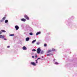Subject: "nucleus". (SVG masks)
Wrapping results in <instances>:
<instances>
[{
  "instance_id": "nucleus-1",
  "label": "nucleus",
  "mask_w": 77,
  "mask_h": 77,
  "mask_svg": "<svg viewBox=\"0 0 77 77\" xmlns=\"http://www.w3.org/2000/svg\"><path fill=\"white\" fill-rule=\"evenodd\" d=\"M41 48H38V49H37V53L38 54H39V53H40V52H41Z\"/></svg>"
},
{
  "instance_id": "nucleus-2",
  "label": "nucleus",
  "mask_w": 77,
  "mask_h": 77,
  "mask_svg": "<svg viewBox=\"0 0 77 77\" xmlns=\"http://www.w3.org/2000/svg\"><path fill=\"white\" fill-rule=\"evenodd\" d=\"M24 17L27 20H29V18L28 17V16L27 15H25L24 16Z\"/></svg>"
},
{
  "instance_id": "nucleus-3",
  "label": "nucleus",
  "mask_w": 77,
  "mask_h": 77,
  "mask_svg": "<svg viewBox=\"0 0 77 77\" xmlns=\"http://www.w3.org/2000/svg\"><path fill=\"white\" fill-rule=\"evenodd\" d=\"M31 65H32L33 66H36V63L33 62H31Z\"/></svg>"
},
{
  "instance_id": "nucleus-4",
  "label": "nucleus",
  "mask_w": 77,
  "mask_h": 77,
  "mask_svg": "<svg viewBox=\"0 0 77 77\" xmlns=\"http://www.w3.org/2000/svg\"><path fill=\"white\" fill-rule=\"evenodd\" d=\"M15 29H16V30H18L19 29V27H18V26L17 25V26H15Z\"/></svg>"
},
{
  "instance_id": "nucleus-5",
  "label": "nucleus",
  "mask_w": 77,
  "mask_h": 77,
  "mask_svg": "<svg viewBox=\"0 0 77 77\" xmlns=\"http://www.w3.org/2000/svg\"><path fill=\"white\" fill-rule=\"evenodd\" d=\"M5 37V36L4 35H0V38H2L3 39V38H4Z\"/></svg>"
},
{
  "instance_id": "nucleus-6",
  "label": "nucleus",
  "mask_w": 77,
  "mask_h": 77,
  "mask_svg": "<svg viewBox=\"0 0 77 77\" xmlns=\"http://www.w3.org/2000/svg\"><path fill=\"white\" fill-rule=\"evenodd\" d=\"M23 50H26L27 49V48H26V47L24 46L23 48Z\"/></svg>"
},
{
  "instance_id": "nucleus-7",
  "label": "nucleus",
  "mask_w": 77,
  "mask_h": 77,
  "mask_svg": "<svg viewBox=\"0 0 77 77\" xmlns=\"http://www.w3.org/2000/svg\"><path fill=\"white\" fill-rule=\"evenodd\" d=\"M21 20L22 21H24V22L26 21V20L24 18L22 19Z\"/></svg>"
},
{
  "instance_id": "nucleus-8",
  "label": "nucleus",
  "mask_w": 77,
  "mask_h": 77,
  "mask_svg": "<svg viewBox=\"0 0 77 77\" xmlns=\"http://www.w3.org/2000/svg\"><path fill=\"white\" fill-rule=\"evenodd\" d=\"M36 41V39L33 40L32 42V44H33L34 42H35Z\"/></svg>"
},
{
  "instance_id": "nucleus-9",
  "label": "nucleus",
  "mask_w": 77,
  "mask_h": 77,
  "mask_svg": "<svg viewBox=\"0 0 77 77\" xmlns=\"http://www.w3.org/2000/svg\"><path fill=\"white\" fill-rule=\"evenodd\" d=\"M29 39H30V38H29V37L26 38V41H29Z\"/></svg>"
},
{
  "instance_id": "nucleus-10",
  "label": "nucleus",
  "mask_w": 77,
  "mask_h": 77,
  "mask_svg": "<svg viewBox=\"0 0 77 77\" xmlns=\"http://www.w3.org/2000/svg\"><path fill=\"white\" fill-rule=\"evenodd\" d=\"M41 33V32H37L36 34V35H39Z\"/></svg>"
},
{
  "instance_id": "nucleus-11",
  "label": "nucleus",
  "mask_w": 77,
  "mask_h": 77,
  "mask_svg": "<svg viewBox=\"0 0 77 77\" xmlns=\"http://www.w3.org/2000/svg\"><path fill=\"white\" fill-rule=\"evenodd\" d=\"M41 54H43L44 53V51H42L40 52Z\"/></svg>"
},
{
  "instance_id": "nucleus-12",
  "label": "nucleus",
  "mask_w": 77,
  "mask_h": 77,
  "mask_svg": "<svg viewBox=\"0 0 77 77\" xmlns=\"http://www.w3.org/2000/svg\"><path fill=\"white\" fill-rule=\"evenodd\" d=\"M40 44V43L39 42H37L36 43V44H37V45H39Z\"/></svg>"
},
{
  "instance_id": "nucleus-13",
  "label": "nucleus",
  "mask_w": 77,
  "mask_h": 77,
  "mask_svg": "<svg viewBox=\"0 0 77 77\" xmlns=\"http://www.w3.org/2000/svg\"><path fill=\"white\" fill-rule=\"evenodd\" d=\"M8 22V20H6L5 21V23H7Z\"/></svg>"
},
{
  "instance_id": "nucleus-14",
  "label": "nucleus",
  "mask_w": 77,
  "mask_h": 77,
  "mask_svg": "<svg viewBox=\"0 0 77 77\" xmlns=\"http://www.w3.org/2000/svg\"><path fill=\"white\" fill-rule=\"evenodd\" d=\"M54 64L55 65H59V63H57V62H55V63Z\"/></svg>"
},
{
  "instance_id": "nucleus-15",
  "label": "nucleus",
  "mask_w": 77,
  "mask_h": 77,
  "mask_svg": "<svg viewBox=\"0 0 77 77\" xmlns=\"http://www.w3.org/2000/svg\"><path fill=\"white\" fill-rule=\"evenodd\" d=\"M52 51L51 50H49L48 51V53H50V52H51Z\"/></svg>"
},
{
  "instance_id": "nucleus-16",
  "label": "nucleus",
  "mask_w": 77,
  "mask_h": 77,
  "mask_svg": "<svg viewBox=\"0 0 77 77\" xmlns=\"http://www.w3.org/2000/svg\"><path fill=\"white\" fill-rule=\"evenodd\" d=\"M9 35L11 36H14V34H10Z\"/></svg>"
},
{
  "instance_id": "nucleus-17",
  "label": "nucleus",
  "mask_w": 77,
  "mask_h": 77,
  "mask_svg": "<svg viewBox=\"0 0 77 77\" xmlns=\"http://www.w3.org/2000/svg\"><path fill=\"white\" fill-rule=\"evenodd\" d=\"M35 57L36 58V57H38V56H37V54H35Z\"/></svg>"
},
{
  "instance_id": "nucleus-18",
  "label": "nucleus",
  "mask_w": 77,
  "mask_h": 77,
  "mask_svg": "<svg viewBox=\"0 0 77 77\" xmlns=\"http://www.w3.org/2000/svg\"><path fill=\"white\" fill-rule=\"evenodd\" d=\"M1 32H6V31L4 30H1Z\"/></svg>"
},
{
  "instance_id": "nucleus-19",
  "label": "nucleus",
  "mask_w": 77,
  "mask_h": 77,
  "mask_svg": "<svg viewBox=\"0 0 77 77\" xmlns=\"http://www.w3.org/2000/svg\"><path fill=\"white\" fill-rule=\"evenodd\" d=\"M5 19H6V17H4L3 19L2 20H5Z\"/></svg>"
},
{
  "instance_id": "nucleus-20",
  "label": "nucleus",
  "mask_w": 77,
  "mask_h": 77,
  "mask_svg": "<svg viewBox=\"0 0 77 77\" xmlns=\"http://www.w3.org/2000/svg\"><path fill=\"white\" fill-rule=\"evenodd\" d=\"M30 35H33V33L32 32H30L29 33Z\"/></svg>"
},
{
  "instance_id": "nucleus-21",
  "label": "nucleus",
  "mask_w": 77,
  "mask_h": 77,
  "mask_svg": "<svg viewBox=\"0 0 77 77\" xmlns=\"http://www.w3.org/2000/svg\"><path fill=\"white\" fill-rule=\"evenodd\" d=\"M52 51H55V49H52Z\"/></svg>"
},
{
  "instance_id": "nucleus-22",
  "label": "nucleus",
  "mask_w": 77,
  "mask_h": 77,
  "mask_svg": "<svg viewBox=\"0 0 77 77\" xmlns=\"http://www.w3.org/2000/svg\"><path fill=\"white\" fill-rule=\"evenodd\" d=\"M32 51H36V50L35 49H33L32 50Z\"/></svg>"
},
{
  "instance_id": "nucleus-23",
  "label": "nucleus",
  "mask_w": 77,
  "mask_h": 77,
  "mask_svg": "<svg viewBox=\"0 0 77 77\" xmlns=\"http://www.w3.org/2000/svg\"><path fill=\"white\" fill-rule=\"evenodd\" d=\"M50 55H51V54H48L47 55V56H50Z\"/></svg>"
},
{
  "instance_id": "nucleus-24",
  "label": "nucleus",
  "mask_w": 77,
  "mask_h": 77,
  "mask_svg": "<svg viewBox=\"0 0 77 77\" xmlns=\"http://www.w3.org/2000/svg\"><path fill=\"white\" fill-rule=\"evenodd\" d=\"M3 21H4V20H0L1 22H3Z\"/></svg>"
},
{
  "instance_id": "nucleus-25",
  "label": "nucleus",
  "mask_w": 77,
  "mask_h": 77,
  "mask_svg": "<svg viewBox=\"0 0 77 77\" xmlns=\"http://www.w3.org/2000/svg\"><path fill=\"white\" fill-rule=\"evenodd\" d=\"M44 47H47V44H45V45H44Z\"/></svg>"
},
{
  "instance_id": "nucleus-26",
  "label": "nucleus",
  "mask_w": 77,
  "mask_h": 77,
  "mask_svg": "<svg viewBox=\"0 0 77 77\" xmlns=\"http://www.w3.org/2000/svg\"><path fill=\"white\" fill-rule=\"evenodd\" d=\"M7 48H10V46H7Z\"/></svg>"
},
{
  "instance_id": "nucleus-27",
  "label": "nucleus",
  "mask_w": 77,
  "mask_h": 77,
  "mask_svg": "<svg viewBox=\"0 0 77 77\" xmlns=\"http://www.w3.org/2000/svg\"><path fill=\"white\" fill-rule=\"evenodd\" d=\"M35 62H36V63H38V60H35Z\"/></svg>"
},
{
  "instance_id": "nucleus-28",
  "label": "nucleus",
  "mask_w": 77,
  "mask_h": 77,
  "mask_svg": "<svg viewBox=\"0 0 77 77\" xmlns=\"http://www.w3.org/2000/svg\"><path fill=\"white\" fill-rule=\"evenodd\" d=\"M55 60H56V59H54L53 60L54 62H55Z\"/></svg>"
},
{
  "instance_id": "nucleus-29",
  "label": "nucleus",
  "mask_w": 77,
  "mask_h": 77,
  "mask_svg": "<svg viewBox=\"0 0 77 77\" xmlns=\"http://www.w3.org/2000/svg\"><path fill=\"white\" fill-rule=\"evenodd\" d=\"M32 57L33 58H34V57H35V56H32Z\"/></svg>"
},
{
  "instance_id": "nucleus-30",
  "label": "nucleus",
  "mask_w": 77,
  "mask_h": 77,
  "mask_svg": "<svg viewBox=\"0 0 77 77\" xmlns=\"http://www.w3.org/2000/svg\"><path fill=\"white\" fill-rule=\"evenodd\" d=\"M39 59H40V58H38L37 59V60H39Z\"/></svg>"
},
{
  "instance_id": "nucleus-31",
  "label": "nucleus",
  "mask_w": 77,
  "mask_h": 77,
  "mask_svg": "<svg viewBox=\"0 0 77 77\" xmlns=\"http://www.w3.org/2000/svg\"><path fill=\"white\" fill-rule=\"evenodd\" d=\"M2 32L1 31H0V34H1L2 33Z\"/></svg>"
},
{
  "instance_id": "nucleus-32",
  "label": "nucleus",
  "mask_w": 77,
  "mask_h": 77,
  "mask_svg": "<svg viewBox=\"0 0 77 77\" xmlns=\"http://www.w3.org/2000/svg\"><path fill=\"white\" fill-rule=\"evenodd\" d=\"M4 40H7L6 38H4Z\"/></svg>"
},
{
  "instance_id": "nucleus-33",
  "label": "nucleus",
  "mask_w": 77,
  "mask_h": 77,
  "mask_svg": "<svg viewBox=\"0 0 77 77\" xmlns=\"http://www.w3.org/2000/svg\"><path fill=\"white\" fill-rule=\"evenodd\" d=\"M42 58H43V56H42Z\"/></svg>"
},
{
  "instance_id": "nucleus-34",
  "label": "nucleus",
  "mask_w": 77,
  "mask_h": 77,
  "mask_svg": "<svg viewBox=\"0 0 77 77\" xmlns=\"http://www.w3.org/2000/svg\"><path fill=\"white\" fill-rule=\"evenodd\" d=\"M41 60H42V59H41Z\"/></svg>"
}]
</instances>
